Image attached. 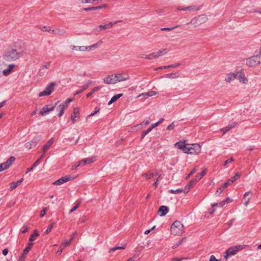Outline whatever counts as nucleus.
I'll return each mask as SVG.
<instances>
[{"mask_svg": "<svg viewBox=\"0 0 261 261\" xmlns=\"http://www.w3.org/2000/svg\"><path fill=\"white\" fill-rule=\"evenodd\" d=\"M174 145L184 153L190 154H199L201 150V147L198 143L185 144V141H180L176 143Z\"/></svg>", "mask_w": 261, "mask_h": 261, "instance_id": "obj_1", "label": "nucleus"}, {"mask_svg": "<svg viewBox=\"0 0 261 261\" xmlns=\"http://www.w3.org/2000/svg\"><path fill=\"white\" fill-rule=\"evenodd\" d=\"M23 55V52H18L12 47H9L5 51L3 58L7 61H10L18 59L21 57Z\"/></svg>", "mask_w": 261, "mask_h": 261, "instance_id": "obj_2", "label": "nucleus"}, {"mask_svg": "<svg viewBox=\"0 0 261 261\" xmlns=\"http://www.w3.org/2000/svg\"><path fill=\"white\" fill-rule=\"evenodd\" d=\"M168 51V49L167 48H164L156 52H154L151 53L149 55H146L144 57H141L142 58H144L146 59H153L156 58H158L161 56L164 55L166 54Z\"/></svg>", "mask_w": 261, "mask_h": 261, "instance_id": "obj_3", "label": "nucleus"}, {"mask_svg": "<svg viewBox=\"0 0 261 261\" xmlns=\"http://www.w3.org/2000/svg\"><path fill=\"white\" fill-rule=\"evenodd\" d=\"M243 247L240 245L233 246L228 248L225 252L224 258L227 259L229 255H233L237 253L239 250L243 249Z\"/></svg>", "mask_w": 261, "mask_h": 261, "instance_id": "obj_4", "label": "nucleus"}, {"mask_svg": "<svg viewBox=\"0 0 261 261\" xmlns=\"http://www.w3.org/2000/svg\"><path fill=\"white\" fill-rule=\"evenodd\" d=\"M55 85L56 84L54 82L50 83L44 91L39 93V96L49 95L54 90Z\"/></svg>", "mask_w": 261, "mask_h": 261, "instance_id": "obj_5", "label": "nucleus"}, {"mask_svg": "<svg viewBox=\"0 0 261 261\" xmlns=\"http://www.w3.org/2000/svg\"><path fill=\"white\" fill-rule=\"evenodd\" d=\"M96 160V156H92L90 158H86L77 162L74 165L76 168L80 166H84L86 164H89L94 162Z\"/></svg>", "mask_w": 261, "mask_h": 261, "instance_id": "obj_6", "label": "nucleus"}, {"mask_svg": "<svg viewBox=\"0 0 261 261\" xmlns=\"http://www.w3.org/2000/svg\"><path fill=\"white\" fill-rule=\"evenodd\" d=\"M76 176L66 175L59 179L54 182V185H61L64 182L74 179Z\"/></svg>", "mask_w": 261, "mask_h": 261, "instance_id": "obj_7", "label": "nucleus"}, {"mask_svg": "<svg viewBox=\"0 0 261 261\" xmlns=\"http://www.w3.org/2000/svg\"><path fill=\"white\" fill-rule=\"evenodd\" d=\"M15 160V158L12 156L10 157L6 162L0 164V172L8 169Z\"/></svg>", "mask_w": 261, "mask_h": 261, "instance_id": "obj_8", "label": "nucleus"}, {"mask_svg": "<svg viewBox=\"0 0 261 261\" xmlns=\"http://www.w3.org/2000/svg\"><path fill=\"white\" fill-rule=\"evenodd\" d=\"M115 74L108 75L103 79V82L107 84H114L117 83Z\"/></svg>", "mask_w": 261, "mask_h": 261, "instance_id": "obj_9", "label": "nucleus"}, {"mask_svg": "<svg viewBox=\"0 0 261 261\" xmlns=\"http://www.w3.org/2000/svg\"><path fill=\"white\" fill-rule=\"evenodd\" d=\"M117 83L126 81L128 79L129 75L127 73L122 72L115 74Z\"/></svg>", "mask_w": 261, "mask_h": 261, "instance_id": "obj_10", "label": "nucleus"}, {"mask_svg": "<svg viewBox=\"0 0 261 261\" xmlns=\"http://www.w3.org/2000/svg\"><path fill=\"white\" fill-rule=\"evenodd\" d=\"M259 61V58L257 56L252 57L247 60L246 64L249 66H254L258 64L257 61Z\"/></svg>", "mask_w": 261, "mask_h": 261, "instance_id": "obj_11", "label": "nucleus"}, {"mask_svg": "<svg viewBox=\"0 0 261 261\" xmlns=\"http://www.w3.org/2000/svg\"><path fill=\"white\" fill-rule=\"evenodd\" d=\"M80 118V109L79 108L76 107L74 108L72 114L71 116V119L72 123H74L76 121V118Z\"/></svg>", "mask_w": 261, "mask_h": 261, "instance_id": "obj_12", "label": "nucleus"}, {"mask_svg": "<svg viewBox=\"0 0 261 261\" xmlns=\"http://www.w3.org/2000/svg\"><path fill=\"white\" fill-rule=\"evenodd\" d=\"M55 107L49 108L48 105L44 106L41 111L39 112V115L41 116H44L48 114L50 112L53 111L54 110Z\"/></svg>", "mask_w": 261, "mask_h": 261, "instance_id": "obj_13", "label": "nucleus"}, {"mask_svg": "<svg viewBox=\"0 0 261 261\" xmlns=\"http://www.w3.org/2000/svg\"><path fill=\"white\" fill-rule=\"evenodd\" d=\"M236 78L238 79L240 82L243 84H247L248 82V80L245 77V74L244 73L240 72H238L236 74Z\"/></svg>", "mask_w": 261, "mask_h": 261, "instance_id": "obj_14", "label": "nucleus"}, {"mask_svg": "<svg viewBox=\"0 0 261 261\" xmlns=\"http://www.w3.org/2000/svg\"><path fill=\"white\" fill-rule=\"evenodd\" d=\"M169 212V208L167 206L162 205L161 206L158 211V214L160 216H164L168 213Z\"/></svg>", "mask_w": 261, "mask_h": 261, "instance_id": "obj_15", "label": "nucleus"}, {"mask_svg": "<svg viewBox=\"0 0 261 261\" xmlns=\"http://www.w3.org/2000/svg\"><path fill=\"white\" fill-rule=\"evenodd\" d=\"M207 169L204 168L202 170L201 172L198 173L194 179V181L196 182L200 180L206 173Z\"/></svg>", "mask_w": 261, "mask_h": 261, "instance_id": "obj_16", "label": "nucleus"}, {"mask_svg": "<svg viewBox=\"0 0 261 261\" xmlns=\"http://www.w3.org/2000/svg\"><path fill=\"white\" fill-rule=\"evenodd\" d=\"M73 236L72 237V238L70 239V240L68 241H66L65 242H64V243H63L60 247V248H59V250H58L57 251V253H59V254H61V252H62L63 249L68 246L70 242H71V241L73 240Z\"/></svg>", "mask_w": 261, "mask_h": 261, "instance_id": "obj_17", "label": "nucleus"}, {"mask_svg": "<svg viewBox=\"0 0 261 261\" xmlns=\"http://www.w3.org/2000/svg\"><path fill=\"white\" fill-rule=\"evenodd\" d=\"M195 183L196 182L194 180L190 181L189 183L185 186L184 190H183L184 193L186 194L189 192L190 190Z\"/></svg>", "mask_w": 261, "mask_h": 261, "instance_id": "obj_18", "label": "nucleus"}, {"mask_svg": "<svg viewBox=\"0 0 261 261\" xmlns=\"http://www.w3.org/2000/svg\"><path fill=\"white\" fill-rule=\"evenodd\" d=\"M23 178H21L20 180H18L17 182H13L10 184V190L12 191L15 189L17 186H19L22 181Z\"/></svg>", "mask_w": 261, "mask_h": 261, "instance_id": "obj_19", "label": "nucleus"}, {"mask_svg": "<svg viewBox=\"0 0 261 261\" xmlns=\"http://www.w3.org/2000/svg\"><path fill=\"white\" fill-rule=\"evenodd\" d=\"M184 227V225L180 221L176 220L172 224L171 228H182Z\"/></svg>", "mask_w": 261, "mask_h": 261, "instance_id": "obj_20", "label": "nucleus"}, {"mask_svg": "<svg viewBox=\"0 0 261 261\" xmlns=\"http://www.w3.org/2000/svg\"><path fill=\"white\" fill-rule=\"evenodd\" d=\"M54 140L53 138L50 139L43 146V154L45 153V152L48 149L49 147L53 144L54 143Z\"/></svg>", "mask_w": 261, "mask_h": 261, "instance_id": "obj_21", "label": "nucleus"}, {"mask_svg": "<svg viewBox=\"0 0 261 261\" xmlns=\"http://www.w3.org/2000/svg\"><path fill=\"white\" fill-rule=\"evenodd\" d=\"M120 21H116L114 23L110 22L105 25H99V27L100 29V30H106L107 29L111 28L114 24H115Z\"/></svg>", "mask_w": 261, "mask_h": 261, "instance_id": "obj_22", "label": "nucleus"}, {"mask_svg": "<svg viewBox=\"0 0 261 261\" xmlns=\"http://www.w3.org/2000/svg\"><path fill=\"white\" fill-rule=\"evenodd\" d=\"M236 78V73H229L227 74L226 77L225 78V81L228 83H230L231 81H232Z\"/></svg>", "mask_w": 261, "mask_h": 261, "instance_id": "obj_23", "label": "nucleus"}, {"mask_svg": "<svg viewBox=\"0 0 261 261\" xmlns=\"http://www.w3.org/2000/svg\"><path fill=\"white\" fill-rule=\"evenodd\" d=\"M14 64H11V65H10L8 67V68L7 69H5L3 73V74L5 76H7L9 74H10V73L12 71L14 67Z\"/></svg>", "mask_w": 261, "mask_h": 261, "instance_id": "obj_24", "label": "nucleus"}, {"mask_svg": "<svg viewBox=\"0 0 261 261\" xmlns=\"http://www.w3.org/2000/svg\"><path fill=\"white\" fill-rule=\"evenodd\" d=\"M237 124V122H233L232 124L231 125H228L227 126H226V127H224V128H222L221 130L223 132V134H225L226 132H227V131H228L229 130H230V129H231L232 127H234V126H236Z\"/></svg>", "mask_w": 261, "mask_h": 261, "instance_id": "obj_25", "label": "nucleus"}, {"mask_svg": "<svg viewBox=\"0 0 261 261\" xmlns=\"http://www.w3.org/2000/svg\"><path fill=\"white\" fill-rule=\"evenodd\" d=\"M154 175V173L153 172L151 171H149L146 173L142 175V176L145 178L146 180H149L153 177Z\"/></svg>", "mask_w": 261, "mask_h": 261, "instance_id": "obj_26", "label": "nucleus"}, {"mask_svg": "<svg viewBox=\"0 0 261 261\" xmlns=\"http://www.w3.org/2000/svg\"><path fill=\"white\" fill-rule=\"evenodd\" d=\"M123 95V94H117V95H114V96H113L111 98V99L110 100V101L108 102V105H111L112 103L115 102L116 101H117L119 98H120L121 96H122Z\"/></svg>", "mask_w": 261, "mask_h": 261, "instance_id": "obj_27", "label": "nucleus"}, {"mask_svg": "<svg viewBox=\"0 0 261 261\" xmlns=\"http://www.w3.org/2000/svg\"><path fill=\"white\" fill-rule=\"evenodd\" d=\"M39 236V233L37 230H35L34 231L33 233L31 235L29 238V241L30 242H32L36 239V238Z\"/></svg>", "mask_w": 261, "mask_h": 261, "instance_id": "obj_28", "label": "nucleus"}, {"mask_svg": "<svg viewBox=\"0 0 261 261\" xmlns=\"http://www.w3.org/2000/svg\"><path fill=\"white\" fill-rule=\"evenodd\" d=\"M250 194H251L250 192H246L244 195V199L245 200L244 204L245 206H247L249 202L250 198L249 197L247 198V196Z\"/></svg>", "mask_w": 261, "mask_h": 261, "instance_id": "obj_29", "label": "nucleus"}, {"mask_svg": "<svg viewBox=\"0 0 261 261\" xmlns=\"http://www.w3.org/2000/svg\"><path fill=\"white\" fill-rule=\"evenodd\" d=\"M156 94V92L155 91H149L148 92H147V93H142L140 95H139V97H141L142 96H147V97H150V96H154Z\"/></svg>", "mask_w": 261, "mask_h": 261, "instance_id": "obj_30", "label": "nucleus"}, {"mask_svg": "<svg viewBox=\"0 0 261 261\" xmlns=\"http://www.w3.org/2000/svg\"><path fill=\"white\" fill-rule=\"evenodd\" d=\"M66 108L64 106H63L62 104H60L58 107V110L59 111V116L61 117L62 116L64 113V111Z\"/></svg>", "mask_w": 261, "mask_h": 261, "instance_id": "obj_31", "label": "nucleus"}, {"mask_svg": "<svg viewBox=\"0 0 261 261\" xmlns=\"http://www.w3.org/2000/svg\"><path fill=\"white\" fill-rule=\"evenodd\" d=\"M178 10H183V11H191L195 9V7L194 6H189L187 7L182 8L180 6L177 8Z\"/></svg>", "mask_w": 261, "mask_h": 261, "instance_id": "obj_32", "label": "nucleus"}, {"mask_svg": "<svg viewBox=\"0 0 261 261\" xmlns=\"http://www.w3.org/2000/svg\"><path fill=\"white\" fill-rule=\"evenodd\" d=\"M33 245V244L32 243L30 242L29 243L28 246L23 250V253H24V254H27L29 252V251L32 248Z\"/></svg>", "mask_w": 261, "mask_h": 261, "instance_id": "obj_33", "label": "nucleus"}, {"mask_svg": "<svg viewBox=\"0 0 261 261\" xmlns=\"http://www.w3.org/2000/svg\"><path fill=\"white\" fill-rule=\"evenodd\" d=\"M171 233L174 235H180L182 233V229H171Z\"/></svg>", "mask_w": 261, "mask_h": 261, "instance_id": "obj_34", "label": "nucleus"}, {"mask_svg": "<svg viewBox=\"0 0 261 261\" xmlns=\"http://www.w3.org/2000/svg\"><path fill=\"white\" fill-rule=\"evenodd\" d=\"M125 246H126V245H122L121 246L116 247H114V248H110V250H109V252H110L111 251H115L117 250H119V249H124L125 248Z\"/></svg>", "mask_w": 261, "mask_h": 261, "instance_id": "obj_35", "label": "nucleus"}, {"mask_svg": "<svg viewBox=\"0 0 261 261\" xmlns=\"http://www.w3.org/2000/svg\"><path fill=\"white\" fill-rule=\"evenodd\" d=\"M73 100V98H68L66 100L65 102L61 103L63 106H64L66 108L68 107V105L70 102Z\"/></svg>", "mask_w": 261, "mask_h": 261, "instance_id": "obj_36", "label": "nucleus"}, {"mask_svg": "<svg viewBox=\"0 0 261 261\" xmlns=\"http://www.w3.org/2000/svg\"><path fill=\"white\" fill-rule=\"evenodd\" d=\"M81 202L80 201H77L75 203V205L70 210V213H72L75 210H76L80 206Z\"/></svg>", "mask_w": 261, "mask_h": 261, "instance_id": "obj_37", "label": "nucleus"}, {"mask_svg": "<svg viewBox=\"0 0 261 261\" xmlns=\"http://www.w3.org/2000/svg\"><path fill=\"white\" fill-rule=\"evenodd\" d=\"M37 28L42 32H47L48 26L39 25Z\"/></svg>", "mask_w": 261, "mask_h": 261, "instance_id": "obj_38", "label": "nucleus"}, {"mask_svg": "<svg viewBox=\"0 0 261 261\" xmlns=\"http://www.w3.org/2000/svg\"><path fill=\"white\" fill-rule=\"evenodd\" d=\"M240 176L241 174H240L239 173H237L236 175L234 176L231 177L230 179L233 182L234 181L238 179Z\"/></svg>", "mask_w": 261, "mask_h": 261, "instance_id": "obj_39", "label": "nucleus"}, {"mask_svg": "<svg viewBox=\"0 0 261 261\" xmlns=\"http://www.w3.org/2000/svg\"><path fill=\"white\" fill-rule=\"evenodd\" d=\"M101 8H102V7H100V6L92 7H89V8H84V9H83V10L86 11H91V10H96L98 9H100Z\"/></svg>", "mask_w": 261, "mask_h": 261, "instance_id": "obj_40", "label": "nucleus"}, {"mask_svg": "<svg viewBox=\"0 0 261 261\" xmlns=\"http://www.w3.org/2000/svg\"><path fill=\"white\" fill-rule=\"evenodd\" d=\"M225 204V201H222L221 202L213 204V207H216V206L223 207Z\"/></svg>", "mask_w": 261, "mask_h": 261, "instance_id": "obj_41", "label": "nucleus"}, {"mask_svg": "<svg viewBox=\"0 0 261 261\" xmlns=\"http://www.w3.org/2000/svg\"><path fill=\"white\" fill-rule=\"evenodd\" d=\"M151 130V128H148L146 130L143 131L141 135V139H142Z\"/></svg>", "mask_w": 261, "mask_h": 261, "instance_id": "obj_42", "label": "nucleus"}, {"mask_svg": "<svg viewBox=\"0 0 261 261\" xmlns=\"http://www.w3.org/2000/svg\"><path fill=\"white\" fill-rule=\"evenodd\" d=\"M232 183H233V182L232 181V180H230V179H229L226 182H225L223 184V188H226L228 186L232 185Z\"/></svg>", "mask_w": 261, "mask_h": 261, "instance_id": "obj_43", "label": "nucleus"}, {"mask_svg": "<svg viewBox=\"0 0 261 261\" xmlns=\"http://www.w3.org/2000/svg\"><path fill=\"white\" fill-rule=\"evenodd\" d=\"M99 112V108L98 107H96L95 108L94 111L93 113H92L90 115H88L87 117H90L93 116L95 115L96 114H97V113H98Z\"/></svg>", "mask_w": 261, "mask_h": 261, "instance_id": "obj_44", "label": "nucleus"}, {"mask_svg": "<svg viewBox=\"0 0 261 261\" xmlns=\"http://www.w3.org/2000/svg\"><path fill=\"white\" fill-rule=\"evenodd\" d=\"M182 192H184V191L181 189H178L176 190H171L170 191V192L172 194L179 193H181Z\"/></svg>", "mask_w": 261, "mask_h": 261, "instance_id": "obj_45", "label": "nucleus"}, {"mask_svg": "<svg viewBox=\"0 0 261 261\" xmlns=\"http://www.w3.org/2000/svg\"><path fill=\"white\" fill-rule=\"evenodd\" d=\"M175 67V66H174V65L163 66H161V67L156 68L155 69V70H158L159 69H167V68H170V67Z\"/></svg>", "mask_w": 261, "mask_h": 261, "instance_id": "obj_46", "label": "nucleus"}, {"mask_svg": "<svg viewBox=\"0 0 261 261\" xmlns=\"http://www.w3.org/2000/svg\"><path fill=\"white\" fill-rule=\"evenodd\" d=\"M89 219V217L87 216H83L81 219H80V223H84V222H85L86 221H87Z\"/></svg>", "mask_w": 261, "mask_h": 261, "instance_id": "obj_47", "label": "nucleus"}, {"mask_svg": "<svg viewBox=\"0 0 261 261\" xmlns=\"http://www.w3.org/2000/svg\"><path fill=\"white\" fill-rule=\"evenodd\" d=\"M43 154H42L40 158L37 159L35 162V163L33 164V167H36L38 165H39V164L40 163L41 159L43 158Z\"/></svg>", "mask_w": 261, "mask_h": 261, "instance_id": "obj_48", "label": "nucleus"}, {"mask_svg": "<svg viewBox=\"0 0 261 261\" xmlns=\"http://www.w3.org/2000/svg\"><path fill=\"white\" fill-rule=\"evenodd\" d=\"M35 144L33 142H28L25 144V147L29 149H31L32 146H34Z\"/></svg>", "mask_w": 261, "mask_h": 261, "instance_id": "obj_49", "label": "nucleus"}, {"mask_svg": "<svg viewBox=\"0 0 261 261\" xmlns=\"http://www.w3.org/2000/svg\"><path fill=\"white\" fill-rule=\"evenodd\" d=\"M47 211V208L45 207L40 212V217L42 218L44 216Z\"/></svg>", "mask_w": 261, "mask_h": 261, "instance_id": "obj_50", "label": "nucleus"}, {"mask_svg": "<svg viewBox=\"0 0 261 261\" xmlns=\"http://www.w3.org/2000/svg\"><path fill=\"white\" fill-rule=\"evenodd\" d=\"M77 47H78V49L80 51H85L87 50H89L88 46H79Z\"/></svg>", "mask_w": 261, "mask_h": 261, "instance_id": "obj_51", "label": "nucleus"}, {"mask_svg": "<svg viewBox=\"0 0 261 261\" xmlns=\"http://www.w3.org/2000/svg\"><path fill=\"white\" fill-rule=\"evenodd\" d=\"M178 27V25H177L176 27H172V28H162L161 30V31H171V30L176 28Z\"/></svg>", "mask_w": 261, "mask_h": 261, "instance_id": "obj_52", "label": "nucleus"}, {"mask_svg": "<svg viewBox=\"0 0 261 261\" xmlns=\"http://www.w3.org/2000/svg\"><path fill=\"white\" fill-rule=\"evenodd\" d=\"M101 43V42H99L96 44H93L92 45L89 46V50L91 49L92 48H96L98 46V45H100Z\"/></svg>", "mask_w": 261, "mask_h": 261, "instance_id": "obj_53", "label": "nucleus"}, {"mask_svg": "<svg viewBox=\"0 0 261 261\" xmlns=\"http://www.w3.org/2000/svg\"><path fill=\"white\" fill-rule=\"evenodd\" d=\"M101 87L100 86H96L92 90V93H94L98 91L100 89Z\"/></svg>", "mask_w": 261, "mask_h": 261, "instance_id": "obj_54", "label": "nucleus"}, {"mask_svg": "<svg viewBox=\"0 0 261 261\" xmlns=\"http://www.w3.org/2000/svg\"><path fill=\"white\" fill-rule=\"evenodd\" d=\"M48 33H52L54 34H56V30L52 29V28L50 27H48L47 29V31Z\"/></svg>", "mask_w": 261, "mask_h": 261, "instance_id": "obj_55", "label": "nucleus"}, {"mask_svg": "<svg viewBox=\"0 0 261 261\" xmlns=\"http://www.w3.org/2000/svg\"><path fill=\"white\" fill-rule=\"evenodd\" d=\"M233 159L232 158H230V159L225 161L224 163V166H226L227 164L231 163L232 162H233Z\"/></svg>", "mask_w": 261, "mask_h": 261, "instance_id": "obj_56", "label": "nucleus"}, {"mask_svg": "<svg viewBox=\"0 0 261 261\" xmlns=\"http://www.w3.org/2000/svg\"><path fill=\"white\" fill-rule=\"evenodd\" d=\"M224 189H225V188H223V185L222 187H221L220 188H219L217 190L216 193H218V194H219L221 193L223 191V190H224Z\"/></svg>", "mask_w": 261, "mask_h": 261, "instance_id": "obj_57", "label": "nucleus"}, {"mask_svg": "<svg viewBox=\"0 0 261 261\" xmlns=\"http://www.w3.org/2000/svg\"><path fill=\"white\" fill-rule=\"evenodd\" d=\"M197 171L196 168H194L188 174L187 178L189 177L191 175L193 174Z\"/></svg>", "mask_w": 261, "mask_h": 261, "instance_id": "obj_58", "label": "nucleus"}, {"mask_svg": "<svg viewBox=\"0 0 261 261\" xmlns=\"http://www.w3.org/2000/svg\"><path fill=\"white\" fill-rule=\"evenodd\" d=\"M174 128V125L173 123H172L171 124H170L167 128V129L168 130H172Z\"/></svg>", "mask_w": 261, "mask_h": 261, "instance_id": "obj_59", "label": "nucleus"}, {"mask_svg": "<svg viewBox=\"0 0 261 261\" xmlns=\"http://www.w3.org/2000/svg\"><path fill=\"white\" fill-rule=\"evenodd\" d=\"M210 261H219V260L216 259L214 255H212L210 256Z\"/></svg>", "mask_w": 261, "mask_h": 261, "instance_id": "obj_60", "label": "nucleus"}, {"mask_svg": "<svg viewBox=\"0 0 261 261\" xmlns=\"http://www.w3.org/2000/svg\"><path fill=\"white\" fill-rule=\"evenodd\" d=\"M25 255L26 254H24L23 253L18 261H24V259L25 258Z\"/></svg>", "mask_w": 261, "mask_h": 261, "instance_id": "obj_61", "label": "nucleus"}, {"mask_svg": "<svg viewBox=\"0 0 261 261\" xmlns=\"http://www.w3.org/2000/svg\"><path fill=\"white\" fill-rule=\"evenodd\" d=\"M215 207H213V204L212 205V208L211 209H210L209 212L212 215L215 211Z\"/></svg>", "mask_w": 261, "mask_h": 261, "instance_id": "obj_62", "label": "nucleus"}, {"mask_svg": "<svg viewBox=\"0 0 261 261\" xmlns=\"http://www.w3.org/2000/svg\"><path fill=\"white\" fill-rule=\"evenodd\" d=\"M89 84H86L82 86V90H83V91L86 90L89 87Z\"/></svg>", "mask_w": 261, "mask_h": 261, "instance_id": "obj_63", "label": "nucleus"}, {"mask_svg": "<svg viewBox=\"0 0 261 261\" xmlns=\"http://www.w3.org/2000/svg\"><path fill=\"white\" fill-rule=\"evenodd\" d=\"M184 259V258H173L172 259L171 261H181Z\"/></svg>", "mask_w": 261, "mask_h": 261, "instance_id": "obj_64", "label": "nucleus"}]
</instances>
